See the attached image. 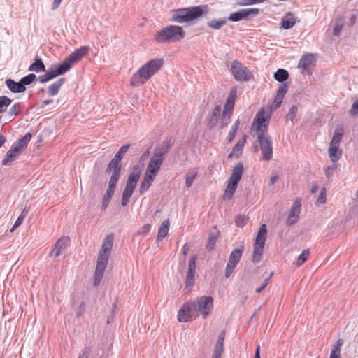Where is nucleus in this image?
Masks as SVG:
<instances>
[{
	"mask_svg": "<svg viewBox=\"0 0 358 358\" xmlns=\"http://www.w3.org/2000/svg\"><path fill=\"white\" fill-rule=\"evenodd\" d=\"M155 176H152L149 173H145L143 179L139 187V192L141 194H144L151 186L152 182L154 181Z\"/></svg>",
	"mask_w": 358,
	"mask_h": 358,
	"instance_id": "22",
	"label": "nucleus"
},
{
	"mask_svg": "<svg viewBox=\"0 0 358 358\" xmlns=\"http://www.w3.org/2000/svg\"><path fill=\"white\" fill-rule=\"evenodd\" d=\"M194 274L195 272L187 271L185 284L186 287H192L194 283Z\"/></svg>",
	"mask_w": 358,
	"mask_h": 358,
	"instance_id": "49",
	"label": "nucleus"
},
{
	"mask_svg": "<svg viewBox=\"0 0 358 358\" xmlns=\"http://www.w3.org/2000/svg\"><path fill=\"white\" fill-rule=\"evenodd\" d=\"M208 12L206 6H199L178 9L173 11L172 20L178 23L189 22Z\"/></svg>",
	"mask_w": 358,
	"mask_h": 358,
	"instance_id": "5",
	"label": "nucleus"
},
{
	"mask_svg": "<svg viewBox=\"0 0 358 358\" xmlns=\"http://www.w3.org/2000/svg\"><path fill=\"white\" fill-rule=\"evenodd\" d=\"M297 110H298V109H297L296 106H292L291 108L289 110V113H288L287 115V120L293 122L294 120L296 117Z\"/></svg>",
	"mask_w": 358,
	"mask_h": 358,
	"instance_id": "50",
	"label": "nucleus"
},
{
	"mask_svg": "<svg viewBox=\"0 0 358 358\" xmlns=\"http://www.w3.org/2000/svg\"><path fill=\"white\" fill-rule=\"evenodd\" d=\"M222 352L223 348L215 346L214 352L213 353V358H222Z\"/></svg>",
	"mask_w": 358,
	"mask_h": 358,
	"instance_id": "56",
	"label": "nucleus"
},
{
	"mask_svg": "<svg viewBox=\"0 0 358 358\" xmlns=\"http://www.w3.org/2000/svg\"><path fill=\"white\" fill-rule=\"evenodd\" d=\"M72 66L71 63L66 58L59 66L48 69L45 73L40 76L38 80L41 83H47L59 76L64 74L69 71Z\"/></svg>",
	"mask_w": 358,
	"mask_h": 358,
	"instance_id": "10",
	"label": "nucleus"
},
{
	"mask_svg": "<svg viewBox=\"0 0 358 358\" xmlns=\"http://www.w3.org/2000/svg\"><path fill=\"white\" fill-rule=\"evenodd\" d=\"M227 21V18L213 19L207 22V25L213 29L219 30L226 24Z\"/></svg>",
	"mask_w": 358,
	"mask_h": 358,
	"instance_id": "32",
	"label": "nucleus"
},
{
	"mask_svg": "<svg viewBox=\"0 0 358 358\" xmlns=\"http://www.w3.org/2000/svg\"><path fill=\"white\" fill-rule=\"evenodd\" d=\"M170 144L167 141L162 142L159 146L155 148L152 157L146 168L145 173L156 177L162 164L164 157L168 152Z\"/></svg>",
	"mask_w": 358,
	"mask_h": 358,
	"instance_id": "6",
	"label": "nucleus"
},
{
	"mask_svg": "<svg viewBox=\"0 0 358 358\" xmlns=\"http://www.w3.org/2000/svg\"><path fill=\"white\" fill-rule=\"evenodd\" d=\"M185 37V31L182 27L169 25L155 35V39L157 43L176 42Z\"/></svg>",
	"mask_w": 358,
	"mask_h": 358,
	"instance_id": "7",
	"label": "nucleus"
},
{
	"mask_svg": "<svg viewBox=\"0 0 358 358\" xmlns=\"http://www.w3.org/2000/svg\"><path fill=\"white\" fill-rule=\"evenodd\" d=\"M217 241V236L214 234H210L208 238V241L206 245L208 250L210 251L214 248V246Z\"/></svg>",
	"mask_w": 358,
	"mask_h": 358,
	"instance_id": "48",
	"label": "nucleus"
},
{
	"mask_svg": "<svg viewBox=\"0 0 358 358\" xmlns=\"http://www.w3.org/2000/svg\"><path fill=\"white\" fill-rule=\"evenodd\" d=\"M233 110L234 109H229L228 108L224 107L221 117V128L226 127L229 124L231 116L233 113Z\"/></svg>",
	"mask_w": 358,
	"mask_h": 358,
	"instance_id": "30",
	"label": "nucleus"
},
{
	"mask_svg": "<svg viewBox=\"0 0 358 358\" xmlns=\"http://www.w3.org/2000/svg\"><path fill=\"white\" fill-rule=\"evenodd\" d=\"M21 109V106L20 103H15L9 110V114L10 116H14L17 115Z\"/></svg>",
	"mask_w": 358,
	"mask_h": 358,
	"instance_id": "51",
	"label": "nucleus"
},
{
	"mask_svg": "<svg viewBox=\"0 0 358 358\" xmlns=\"http://www.w3.org/2000/svg\"><path fill=\"white\" fill-rule=\"evenodd\" d=\"M129 145H124L122 146L120 150L115 154L113 159L110 162L108 169L111 172H116L120 174L122 166L120 162L122 159V156L128 151Z\"/></svg>",
	"mask_w": 358,
	"mask_h": 358,
	"instance_id": "12",
	"label": "nucleus"
},
{
	"mask_svg": "<svg viewBox=\"0 0 358 358\" xmlns=\"http://www.w3.org/2000/svg\"><path fill=\"white\" fill-rule=\"evenodd\" d=\"M289 73L287 70L279 69L275 73L274 78L278 82H283L288 78Z\"/></svg>",
	"mask_w": 358,
	"mask_h": 358,
	"instance_id": "38",
	"label": "nucleus"
},
{
	"mask_svg": "<svg viewBox=\"0 0 358 358\" xmlns=\"http://www.w3.org/2000/svg\"><path fill=\"white\" fill-rule=\"evenodd\" d=\"M272 275H273V273H271V275H270V276H269L268 278H266V279H264V281H263V282H262V285H261L259 288H257V289H256V292H257V293H260V292H261L264 289H265V287H266L267 286V285L268 284L269 280H270L271 278L272 277Z\"/></svg>",
	"mask_w": 358,
	"mask_h": 358,
	"instance_id": "55",
	"label": "nucleus"
},
{
	"mask_svg": "<svg viewBox=\"0 0 358 358\" xmlns=\"http://www.w3.org/2000/svg\"><path fill=\"white\" fill-rule=\"evenodd\" d=\"M259 13L258 8H245L230 14L227 20L232 22L241 21L249 16H256Z\"/></svg>",
	"mask_w": 358,
	"mask_h": 358,
	"instance_id": "13",
	"label": "nucleus"
},
{
	"mask_svg": "<svg viewBox=\"0 0 358 358\" xmlns=\"http://www.w3.org/2000/svg\"><path fill=\"white\" fill-rule=\"evenodd\" d=\"M163 63V59H155L150 60L145 64L132 76L131 80V85L134 87H138L143 85L159 69H161Z\"/></svg>",
	"mask_w": 358,
	"mask_h": 358,
	"instance_id": "4",
	"label": "nucleus"
},
{
	"mask_svg": "<svg viewBox=\"0 0 358 358\" xmlns=\"http://www.w3.org/2000/svg\"><path fill=\"white\" fill-rule=\"evenodd\" d=\"M18 154L17 152L11 148L10 150L6 152L5 157L2 160L3 165H9L11 162L16 159Z\"/></svg>",
	"mask_w": 358,
	"mask_h": 358,
	"instance_id": "33",
	"label": "nucleus"
},
{
	"mask_svg": "<svg viewBox=\"0 0 358 358\" xmlns=\"http://www.w3.org/2000/svg\"><path fill=\"white\" fill-rule=\"evenodd\" d=\"M287 92V85L286 84L281 85L277 92V94L275 97L272 108L274 109L280 107L282 102L283 98Z\"/></svg>",
	"mask_w": 358,
	"mask_h": 358,
	"instance_id": "19",
	"label": "nucleus"
},
{
	"mask_svg": "<svg viewBox=\"0 0 358 358\" xmlns=\"http://www.w3.org/2000/svg\"><path fill=\"white\" fill-rule=\"evenodd\" d=\"M343 133L341 129H336L328 148V155L330 160L335 164L342 155V150L339 148Z\"/></svg>",
	"mask_w": 358,
	"mask_h": 358,
	"instance_id": "9",
	"label": "nucleus"
},
{
	"mask_svg": "<svg viewBox=\"0 0 358 358\" xmlns=\"http://www.w3.org/2000/svg\"><path fill=\"white\" fill-rule=\"evenodd\" d=\"M313 62V55L312 54H306L303 55L299 62V67L303 71L310 69Z\"/></svg>",
	"mask_w": 358,
	"mask_h": 358,
	"instance_id": "24",
	"label": "nucleus"
},
{
	"mask_svg": "<svg viewBox=\"0 0 358 358\" xmlns=\"http://www.w3.org/2000/svg\"><path fill=\"white\" fill-rule=\"evenodd\" d=\"M119 178L120 173H117L116 172H111V176L108 183V187L105 193L106 196H109L112 199L116 188V185L119 180Z\"/></svg>",
	"mask_w": 358,
	"mask_h": 358,
	"instance_id": "17",
	"label": "nucleus"
},
{
	"mask_svg": "<svg viewBox=\"0 0 358 358\" xmlns=\"http://www.w3.org/2000/svg\"><path fill=\"white\" fill-rule=\"evenodd\" d=\"M197 175V171L195 169H192L188 171L185 175V186L187 188H189L195 180Z\"/></svg>",
	"mask_w": 358,
	"mask_h": 358,
	"instance_id": "37",
	"label": "nucleus"
},
{
	"mask_svg": "<svg viewBox=\"0 0 358 358\" xmlns=\"http://www.w3.org/2000/svg\"><path fill=\"white\" fill-rule=\"evenodd\" d=\"M296 17L292 13H287L282 19L281 27L285 29H289L296 24Z\"/></svg>",
	"mask_w": 358,
	"mask_h": 358,
	"instance_id": "23",
	"label": "nucleus"
},
{
	"mask_svg": "<svg viewBox=\"0 0 358 358\" xmlns=\"http://www.w3.org/2000/svg\"><path fill=\"white\" fill-rule=\"evenodd\" d=\"M254 358H261L260 357V346L259 345H258L255 350Z\"/></svg>",
	"mask_w": 358,
	"mask_h": 358,
	"instance_id": "64",
	"label": "nucleus"
},
{
	"mask_svg": "<svg viewBox=\"0 0 358 358\" xmlns=\"http://www.w3.org/2000/svg\"><path fill=\"white\" fill-rule=\"evenodd\" d=\"M269 115L261 109L256 115L253 126L257 132V141L262 151V158L270 160L273 157L272 141L270 136L265 135L268 129Z\"/></svg>",
	"mask_w": 358,
	"mask_h": 358,
	"instance_id": "2",
	"label": "nucleus"
},
{
	"mask_svg": "<svg viewBox=\"0 0 358 358\" xmlns=\"http://www.w3.org/2000/svg\"><path fill=\"white\" fill-rule=\"evenodd\" d=\"M29 70L36 73L44 72L45 71V66L41 59L36 58L34 63L29 66Z\"/></svg>",
	"mask_w": 358,
	"mask_h": 358,
	"instance_id": "31",
	"label": "nucleus"
},
{
	"mask_svg": "<svg viewBox=\"0 0 358 358\" xmlns=\"http://www.w3.org/2000/svg\"><path fill=\"white\" fill-rule=\"evenodd\" d=\"M238 183V182L229 179L223 197L224 200H230L231 199L237 188Z\"/></svg>",
	"mask_w": 358,
	"mask_h": 358,
	"instance_id": "25",
	"label": "nucleus"
},
{
	"mask_svg": "<svg viewBox=\"0 0 358 358\" xmlns=\"http://www.w3.org/2000/svg\"><path fill=\"white\" fill-rule=\"evenodd\" d=\"M231 71L236 80L248 81L252 77L250 71L238 61L232 62Z\"/></svg>",
	"mask_w": 358,
	"mask_h": 358,
	"instance_id": "11",
	"label": "nucleus"
},
{
	"mask_svg": "<svg viewBox=\"0 0 358 358\" xmlns=\"http://www.w3.org/2000/svg\"><path fill=\"white\" fill-rule=\"evenodd\" d=\"M236 266V264L233 263L229 260L228 261L225 268V277L227 278H229L230 275L233 273Z\"/></svg>",
	"mask_w": 358,
	"mask_h": 358,
	"instance_id": "46",
	"label": "nucleus"
},
{
	"mask_svg": "<svg viewBox=\"0 0 358 358\" xmlns=\"http://www.w3.org/2000/svg\"><path fill=\"white\" fill-rule=\"evenodd\" d=\"M243 173V165L242 163H238L233 169L230 180L239 182Z\"/></svg>",
	"mask_w": 358,
	"mask_h": 358,
	"instance_id": "27",
	"label": "nucleus"
},
{
	"mask_svg": "<svg viewBox=\"0 0 358 358\" xmlns=\"http://www.w3.org/2000/svg\"><path fill=\"white\" fill-rule=\"evenodd\" d=\"M31 134L30 133H27L21 139L14 143L11 148L20 153L22 149L27 147L28 143L31 141Z\"/></svg>",
	"mask_w": 358,
	"mask_h": 358,
	"instance_id": "21",
	"label": "nucleus"
},
{
	"mask_svg": "<svg viewBox=\"0 0 358 358\" xmlns=\"http://www.w3.org/2000/svg\"><path fill=\"white\" fill-rule=\"evenodd\" d=\"M66 81V79L64 78H59L57 81H55L54 83H52L51 85L48 87V91L50 95L52 96H54L57 94L59 92L61 87L63 85L64 82Z\"/></svg>",
	"mask_w": 358,
	"mask_h": 358,
	"instance_id": "28",
	"label": "nucleus"
},
{
	"mask_svg": "<svg viewBox=\"0 0 358 358\" xmlns=\"http://www.w3.org/2000/svg\"><path fill=\"white\" fill-rule=\"evenodd\" d=\"M300 212H301V203L299 201H295L292 206L289 215L288 216V217L287 219V221H286L287 224L289 225H292L294 223H295L299 218Z\"/></svg>",
	"mask_w": 358,
	"mask_h": 358,
	"instance_id": "16",
	"label": "nucleus"
},
{
	"mask_svg": "<svg viewBox=\"0 0 358 358\" xmlns=\"http://www.w3.org/2000/svg\"><path fill=\"white\" fill-rule=\"evenodd\" d=\"M237 90L236 88H232L227 99L224 107L229 109H234V102L236 97Z\"/></svg>",
	"mask_w": 358,
	"mask_h": 358,
	"instance_id": "35",
	"label": "nucleus"
},
{
	"mask_svg": "<svg viewBox=\"0 0 358 358\" xmlns=\"http://www.w3.org/2000/svg\"><path fill=\"white\" fill-rule=\"evenodd\" d=\"M350 114L352 116L358 115V99L352 104L350 110Z\"/></svg>",
	"mask_w": 358,
	"mask_h": 358,
	"instance_id": "58",
	"label": "nucleus"
},
{
	"mask_svg": "<svg viewBox=\"0 0 358 358\" xmlns=\"http://www.w3.org/2000/svg\"><path fill=\"white\" fill-rule=\"evenodd\" d=\"M239 124H240V120H237L235 122L234 124L232 126L231 131L229 132L227 138L229 142L232 141V140L234 138V137L236 134Z\"/></svg>",
	"mask_w": 358,
	"mask_h": 358,
	"instance_id": "45",
	"label": "nucleus"
},
{
	"mask_svg": "<svg viewBox=\"0 0 358 358\" xmlns=\"http://www.w3.org/2000/svg\"><path fill=\"white\" fill-rule=\"evenodd\" d=\"M247 136L243 135L241 138H240L238 143L235 145L233 148L232 152L229 154V157L232 158H238L241 156L243 152V149L246 143Z\"/></svg>",
	"mask_w": 358,
	"mask_h": 358,
	"instance_id": "18",
	"label": "nucleus"
},
{
	"mask_svg": "<svg viewBox=\"0 0 358 358\" xmlns=\"http://www.w3.org/2000/svg\"><path fill=\"white\" fill-rule=\"evenodd\" d=\"M89 48L87 46H83L79 49L76 50L70 54L66 59L73 66L78 61H80L87 53L88 52Z\"/></svg>",
	"mask_w": 358,
	"mask_h": 358,
	"instance_id": "15",
	"label": "nucleus"
},
{
	"mask_svg": "<svg viewBox=\"0 0 358 358\" xmlns=\"http://www.w3.org/2000/svg\"><path fill=\"white\" fill-rule=\"evenodd\" d=\"M151 229V225L149 224H145L142 228L140 230L139 233L141 234H143V235H145L146 234L148 231H150Z\"/></svg>",
	"mask_w": 358,
	"mask_h": 358,
	"instance_id": "60",
	"label": "nucleus"
},
{
	"mask_svg": "<svg viewBox=\"0 0 358 358\" xmlns=\"http://www.w3.org/2000/svg\"><path fill=\"white\" fill-rule=\"evenodd\" d=\"M221 113V106H217L213 112V117L218 116Z\"/></svg>",
	"mask_w": 358,
	"mask_h": 358,
	"instance_id": "63",
	"label": "nucleus"
},
{
	"mask_svg": "<svg viewBox=\"0 0 358 358\" xmlns=\"http://www.w3.org/2000/svg\"><path fill=\"white\" fill-rule=\"evenodd\" d=\"M113 234H108L103 239V244L99 252L96 270L94 273V285L98 286L103 278V274L107 266L109 256L113 245Z\"/></svg>",
	"mask_w": 358,
	"mask_h": 358,
	"instance_id": "3",
	"label": "nucleus"
},
{
	"mask_svg": "<svg viewBox=\"0 0 358 358\" xmlns=\"http://www.w3.org/2000/svg\"><path fill=\"white\" fill-rule=\"evenodd\" d=\"M344 24L343 18L341 17L336 20V24L334 27V35L339 36Z\"/></svg>",
	"mask_w": 358,
	"mask_h": 358,
	"instance_id": "41",
	"label": "nucleus"
},
{
	"mask_svg": "<svg viewBox=\"0 0 358 358\" xmlns=\"http://www.w3.org/2000/svg\"><path fill=\"white\" fill-rule=\"evenodd\" d=\"M36 78V76L34 73H30L23 78H22L20 80L21 85H22L24 87L26 85H29L31 84L34 80Z\"/></svg>",
	"mask_w": 358,
	"mask_h": 358,
	"instance_id": "42",
	"label": "nucleus"
},
{
	"mask_svg": "<svg viewBox=\"0 0 358 358\" xmlns=\"http://www.w3.org/2000/svg\"><path fill=\"white\" fill-rule=\"evenodd\" d=\"M243 252V249L236 248L234 249L229 255V260L231 261L233 263H235L238 264V263L240 262L241 258L242 257Z\"/></svg>",
	"mask_w": 358,
	"mask_h": 358,
	"instance_id": "36",
	"label": "nucleus"
},
{
	"mask_svg": "<svg viewBox=\"0 0 358 358\" xmlns=\"http://www.w3.org/2000/svg\"><path fill=\"white\" fill-rule=\"evenodd\" d=\"M310 252L309 250H304L303 252L298 257L297 261L295 263V265L299 267L301 266L309 257Z\"/></svg>",
	"mask_w": 358,
	"mask_h": 358,
	"instance_id": "43",
	"label": "nucleus"
},
{
	"mask_svg": "<svg viewBox=\"0 0 358 358\" xmlns=\"http://www.w3.org/2000/svg\"><path fill=\"white\" fill-rule=\"evenodd\" d=\"M27 213H28V211L26 209H24L22 211L21 214L20 215V216L15 221V224H13V227L11 228L10 232H13L18 227H20L24 219L27 216Z\"/></svg>",
	"mask_w": 358,
	"mask_h": 358,
	"instance_id": "40",
	"label": "nucleus"
},
{
	"mask_svg": "<svg viewBox=\"0 0 358 358\" xmlns=\"http://www.w3.org/2000/svg\"><path fill=\"white\" fill-rule=\"evenodd\" d=\"M267 236L266 225L263 224L261 225L259 230L257 234L252 260L254 263H258L262 259L263 250L265 245V241Z\"/></svg>",
	"mask_w": 358,
	"mask_h": 358,
	"instance_id": "8",
	"label": "nucleus"
},
{
	"mask_svg": "<svg viewBox=\"0 0 358 358\" xmlns=\"http://www.w3.org/2000/svg\"><path fill=\"white\" fill-rule=\"evenodd\" d=\"M11 103L12 100L10 98L6 96H0V113L4 112Z\"/></svg>",
	"mask_w": 358,
	"mask_h": 358,
	"instance_id": "39",
	"label": "nucleus"
},
{
	"mask_svg": "<svg viewBox=\"0 0 358 358\" xmlns=\"http://www.w3.org/2000/svg\"><path fill=\"white\" fill-rule=\"evenodd\" d=\"M248 222V217L245 215H238L236 217L235 222L237 227H243Z\"/></svg>",
	"mask_w": 358,
	"mask_h": 358,
	"instance_id": "47",
	"label": "nucleus"
},
{
	"mask_svg": "<svg viewBox=\"0 0 358 358\" xmlns=\"http://www.w3.org/2000/svg\"><path fill=\"white\" fill-rule=\"evenodd\" d=\"M110 200H111L110 197L107 196L104 194L103 196L101 203V208L102 209L105 210L108 207Z\"/></svg>",
	"mask_w": 358,
	"mask_h": 358,
	"instance_id": "57",
	"label": "nucleus"
},
{
	"mask_svg": "<svg viewBox=\"0 0 358 358\" xmlns=\"http://www.w3.org/2000/svg\"><path fill=\"white\" fill-rule=\"evenodd\" d=\"M325 201H326V190H325V188L323 187L320 190V195L317 199V203L321 204V203H325Z\"/></svg>",
	"mask_w": 358,
	"mask_h": 358,
	"instance_id": "54",
	"label": "nucleus"
},
{
	"mask_svg": "<svg viewBox=\"0 0 358 358\" xmlns=\"http://www.w3.org/2000/svg\"><path fill=\"white\" fill-rule=\"evenodd\" d=\"M343 344V341L341 339H338L335 345L333 346L329 358H341L340 352L341 348Z\"/></svg>",
	"mask_w": 358,
	"mask_h": 358,
	"instance_id": "34",
	"label": "nucleus"
},
{
	"mask_svg": "<svg viewBox=\"0 0 358 358\" xmlns=\"http://www.w3.org/2000/svg\"><path fill=\"white\" fill-rule=\"evenodd\" d=\"M170 227V222L169 220H165L161 224V226L159 229L157 241H160L164 239L168 234L169 229Z\"/></svg>",
	"mask_w": 358,
	"mask_h": 358,
	"instance_id": "26",
	"label": "nucleus"
},
{
	"mask_svg": "<svg viewBox=\"0 0 358 358\" xmlns=\"http://www.w3.org/2000/svg\"><path fill=\"white\" fill-rule=\"evenodd\" d=\"M196 268V257L193 256L190 258L189 265H188V271L190 272H195Z\"/></svg>",
	"mask_w": 358,
	"mask_h": 358,
	"instance_id": "53",
	"label": "nucleus"
},
{
	"mask_svg": "<svg viewBox=\"0 0 358 358\" xmlns=\"http://www.w3.org/2000/svg\"><path fill=\"white\" fill-rule=\"evenodd\" d=\"M224 333L222 332L219 334V336L217 338V341L216 343L215 346L217 347H222L223 348L224 345Z\"/></svg>",
	"mask_w": 358,
	"mask_h": 358,
	"instance_id": "59",
	"label": "nucleus"
},
{
	"mask_svg": "<svg viewBox=\"0 0 358 358\" xmlns=\"http://www.w3.org/2000/svg\"><path fill=\"white\" fill-rule=\"evenodd\" d=\"M70 242L69 238L64 236L60 238L56 243L55 248L50 252L52 256L55 257H59L61 252L66 248Z\"/></svg>",
	"mask_w": 358,
	"mask_h": 358,
	"instance_id": "14",
	"label": "nucleus"
},
{
	"mask_svg": "<svg viewBox=\"0 0 358 358\" xmlns=\"http://www.w3.org/2000/svg\"><path fill=\"white\" fill-rule=\"evenodd\" d=\"M265 0H236V4L239 6H245L255 3H262Z\"/></svg>",
	"mask_w": 358,
	"mask_h": 358,
	"instance_id": "44",
	"label": "nucleus"
},
{
	"mask_svg": "<svg viewBox=\"0 0 358 358\" xmlns=\"http://www.w3.org/2000/svg\"><path fill=\"white\" fill-rule=\"evenodd\" d=\"M278 175L274 173H273L272 175L270 176V178H269V183H270V185H274L276 182V181L278 180Z\"/></svg>",
	"mask_w": 358,
	"mask_h": 358,
	"instance_id": "62",
	"label": "nucleus"
},
{
	"mask_svg": "<svg viewBox=\"0 0 358 358\" xmlns=\"http://www.w3.org/2000/svg\"><path fill=\"white\" fill-rule=\"evenodd\" d=\"M6 87L13 92V93H22L25 92L26 87L21 85L20 82H16L13 79L8 78L6 79Z\"/></svg>",
	"mask_w": 358,
	"mask_h": 358,
	"instance_id": "20",
	"label": "nucleus"
},
{
	"mask_svg": "<svg viewBox=\"0 0 358 358\" xmlns=\"http://www.w3.org/2000/svg\"><path fill=\"white\" fill-rule=\"evenodd\" d=\"M213 308V298L202 296L194 301L185 303L178 310L177 318L180 322H187L195 320L199 316L206 319L211 314Z\"/></svg>",
	"mask_w": 358,
	"mask_h": 358,
	"instance_id": "1",
	"label": "nucleus"
},
{
	"mask_svg": "<svg viewBox=\"0 0 358 358\" xmlns=\"http://www.w3.org/2000/svg\"><path fill=\"white\" fill-rule=\"evenodd\" d=\"M139 178V173H131L129 175L125 188L134 190Z\"/></svg>",
	"mask_w": 358,
	"mask_h": 358,
	"instance_id": "29",
	"label": "nucleus"
},
{
	"mask_svg": "<svg viewBox=\"0 0 358 358\" xmlns=\"http://www.w3.org/2000/svg\"><path fill=\"white\" fill-rule=\"evenodd\" d=\"M133 192H134L133 190L129 189L127 188H124L123 193H122V196L130 199L133 194Z\"/></svg>",
	"mask_w": 358,
	"mask_h": 358,
	"instance_id": "61",
	"label": "nucleus"
},
{
	"mask_svg": "<svg viewBox=\"0 0 358 358\" xmlns=\"http://www.w3.org/2000/svg\"><path fill=\"white\" fill-rule=\"evenodd\" d=\"M336 166V163H333L332 166H328L324 169V173L327 178H329L333 176Z\"/></svg>",
	"mask_w": 358,
	"mask_h": 358,
	"instance_id": "52",
	"label": "nucleus"
}]
</instances>
